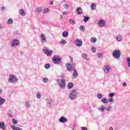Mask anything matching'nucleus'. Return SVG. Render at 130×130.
Instances as JSON below:
<instances>
[{"label":"nucleus","mask_w":130,"mask_h":130,"mask_svg":"<svg viewBox=\"0 0 130 130\" xmlns=\"http://www.w3.org/2000/svg\"><path fill=\"white\" fill-rule=\"evenodd\" d=\"M6 102V99L0 96V105H3Z\"/></svg>","instance_id":"obj_24"},{"label":"nucleus","mask_w":130,"mask_h":130,"mask_svg":"<svg viewBox=\"0 0 130 130\" xmlns=\"http://www.w3.org/2000/svg\"><path fill=\"white\" fill-rule=\"evenodd\" d=\"M82 8H81V7H78L76 10V12L78 15H81L82 14Z\"/></svg>","instance_id":"obj_21"},{"label":"nucleus","mask_w":130,"mask_h":130,"mask_svg":"<svg viewBox=\"0 0 130 130\" xmlns=\"http://www.w3.org/2000/svg\"><path fill=\"white\" fill-rule=\"evenodd\" d=\"M44 13H48V9L45 10Z\"/></svg>","instance_id":"obj_51"},{"label":"nucleus","mask_w":130,"mask_h":130,"mask_svg":"<svg viewBox=\"0 0 130 130\" xmlns=\"http://www.w3.org/2000/svg\"><path fill=\"white\" fill-rule=\"evenodd\" d=\"M61 58L59 57V56L56 55H54L52 59V61L55 64H59V63L61 62Z\"/></svg>","instance_id":"obj_4"},{"label":"nucleus","mask_w":130,"mask_h":130,"mask_svg":"<svg viewBox=\"0 0 130 130\" xmlns=\"http://www.w3.org/2000/svg\"><path fill=\"white\" fill-rule=\"evenodd\" d=\"M123 87H126V82H124L123 83Z\"/></svg>","instance_id":"obj_52"},{"label":"nucleus","mask_w":130,"mask_h":130,"mask_svg":"<svg viewBox=\"0 0 130 130\" xmlns=\"http://www.w3.org/2000/svg\"><path fill=\"white\" fill-rule=\"evenodd\" d=\"M45 69H50V64L46 63L45 64Z\"/></svg>","instance_id":"obj_37"},{"label":"nucleus","mask_w":130,"mask_h":130,"mask_svg":"<svg viewBox=\"0 0 130 130\" xmlns=\"http://www.w3.org/2000/svg\"><path fill=\"white\" fill-rule=\"evenodd\" d=\"M20 54H21L22 55H23L24 54V51H21Z\"/></svg>","instance_id":"obj_55"},{"label":"nucleus","mask_w":130,"mask_h":130,"mask_svg":"<svg viewBox=\"0 0 130 130\" xmlns=\"http://www.w3.org/2000/svg\"><path fill=\"white\" fill-rule=\"evenodd\" d=\"M63 7L65 9H67L69 8V5H68L67 4H65L63 5Z\"/></svg>","instance_id":"obj_49"},{"label":"nucleus","mask_w":130,"mask_h":130,"mask_svg":"<svg viewBox=\"0 0 130 130\" xmlns=\"http://www.w3.org/2000/svg\"><path fill=\"white\" fill-rule=\"evenodd\" d=\"M11 128H12L13 130H23L22 128H20L19 127H16L14 125H11Z\"/></svg>","instance_id":"obj_16"},{"label":"nucleus","mask_w":130,"mask_h":130,"mask_svg":"<svg viewBox=\"0 0 130 130\" xmlns=\"http://www.w3.org/2000/svg\"><path fill=\"white\" fill-rule=\"evenodd\" d=\"M70 14V13L69 12H62L63 15H69Z\"/></svg>","instance_id":"obj_48"},{"label":"nucleus","mask_w":130,"mask_h":130,"mask_svg":"<svg viewBox=\"0 0 130 130\" xmlns=\"http://www.w3.org/2000/svg\"><path fill=\"white\" fill-rule=\"evenodd\" d=\"M108 108H107V111H110L111 110V108H112V107L110 106V105H107Z\"/></svg>","instance_id":"obj_41"},{"label":"nucleus","mask_w":130,"mask_h":130,"mask_svg":"<svg viewBox=\"0 0 130 130\" xmlns=\"http://www.w3.org/2000/svg\"><path fill=\"white\" fill-rule=\"evenodd\" d=\"M104 71L106 74H108L109 73V71H110L109 66H105L104 68Z\"/></svg>","instance_id":"obj_13"},{"label":"nucleus","mask_w":130,"mask_h":130,"mask_svg":"<svg viewBox=\"0 0 130 130\" xmlns=\"http://www.w3.org/2000/svg\"><path fill=\"white\" fill-rule=\"evenodd\" d=\"M82 57L84 58V59H87L88 58V55L87 54L83 53L82 54Z\"/></svg>","instance_id":"obj_30"},{"label":"nucleus","mask_w":130,"mask_h":130,"mask_svg":"<svg viewBox=\"0 0 130 130\" xmlns=\"http://www.w3.org/2000/svg\"><path fill=\"white\" fill-rule=\"evenodd\" d=\"M108 101H109V102H110L111 103H113V102H114V101H113V99H112V98H110L108 100Z\"/></svg>","instance_id":"obj_44"},{"label":"nucleus","mask_w":130,"mask_h":130,"mask_svg":"<svg viewBox=\"0 0 130 130\" xmlns=\"http://www.w3.org/2000/svg\"><path fill=\"white\" fill-rule=\"evenodd\" d=\"M109 130H113V127H110Z\"/></svg>","instance_id":"obj_58"},{"label":"nucleus","mask_w":130,"mask_h":130,"mask_svg":"<svg viewBox=\"0 0 130 130\" xmlns=\"http://www.w3.org/2000/svg\"><path fill=\"white\" fill-rule=\"evenodd\" d=\"M13 23H14V21H13V19L12 18L8 19L7 21V24H8V25H12Z\"/></svg>","instance_id":"obj_28"},{"label":"nucleus","mask_w":130,"mask_h":130,"mask_svg":"<svg viewBox=\"0 0 130 130\" xmlns=\"http://www.w3.org/2000/svg\"><path fill=\"white\" fill-rule=\"evenodd\" d=\"M91 51L92 52H96V48H95V47H91Z\"/></svg>","instance_id":"obj_43"},{"label":"nucleus","mask_w":130,"mask_h":130,"mask_svg":"<svg viewBox=\"0 0 130 130\" xmlns=\"http://www.w3.org/2000/svg\"><path fill=\"white\" fill-rule=\"evenodd\" d=\"M43 52L47 55V56H51L52 53H53V51L52 50H49V48L47 47H44Z\"/></svg>","instance_id":"obj_3"},{"label":"nucleus","mask_w":130,"mask_h":130,"mask_svg":"<svg viewBox=\"0 0 130 130\" xmlns=\"http://www.w3.org/2000/svg\"><path fill=\"white\" fill-rule=\"evenodd\" d=\"M89 19H90V18H89V17L84 16L83 21H84V22H88L89 21Z\"/></svg>","instance_id":"obj_32"},{"label":"nucleus","mask_w":130,"mask_h":130,"mask_svg":"<svg viewBox=\"0 0 130 130\" xmlns=\"http://www.w3.org/2000/svg\"><path fill=\"white\" fill-rule=\"evenodd\" d=\"M78 71H77V70L74 69L72 74V79H76V78H78Z\"/></svg>","instance_id":"obj_10"},{"label":"nucleus","mask_w":130,"mask_h":130,"mask_svg":"<svg viewBox=\"0 0 130 130\" xmlns=\"http://www.w3.org/2000/svg\"><path fill=\"white\" fill-rule=\"evenodd\" d=\"M0 128L2 129H6V125H5V122L3 121L0 122Z\"/></svg>","instance_id":"obj_15"},{"label":"nucleus","mask_w":130,"mask_h":130,"mask_svg":"<svg viewBox=\"0 0 130 130\" xmlns=\"http://www.w3.org/2000/svg\"><path fill=\"white\" fill-rule=\"evenodd\" d=\"M98 56L99 58H101V57H102V56H103V54L99 53V54H98Z\"/></svg>","instance_id":"obj_45"},{"label":"nucleus","mask_w":130,"mask_h":130,"mask_svg":"<svg viewBox=\"0 0 130 130\" xmlns=\"http://www.w3.org/2000/svg\"><path fill=\"white\" fill-rule=\"evenodd\" d=\"M81 130H88V129H87V127H82Z\"/></svg>","instance_id":"obj_50"},{"label":"nucleus","mask_w":130,"mask_h":130,"mask_svg":"<svg viewBox=\"0 0 130 130\" xmlns=\"http://www.w3.org/2000/svg\"><path fill=\"white\" fill-rule=\"evenodd\" d=\"M62 19H63V17L62 16V15H60V19L62 20Z\"/></svg>","instance_id":"obj_53"},{"label":"nucleus","mask_w":130,"mask_h":130,"mask_svg":"<svg viewBox=\"0 0 130 130\" xmlns=\"http://www.w3.org/2000/svg\"><path fill=\"white\" fill-rule=\"evenodd\" d=\"M77 128H76V124H74L73 125V129L72 130H76Z\"/></svg>","instance_id":"obj_47"},{"label":"nucleus","mask_w":130,"mask_h":130,"mask_svg":"<svg viewBox=\"0 0 130 130\" xmlns=\"http://www.w3.org/2000/svg\"><path fill=\"white\" fill-rule=\"evenodd\" d=\"M116 39L117 41H118V42H119L121 41V40L122 39V36L120 35H119L116 37Z\"/></svg>","instance_id":"obj_17"},{"label":"nucleus","mask_w":130,"mask_h":130,"mask_svg":"<svg viewBox=\"0 0 130 130\" xmlns=\"http://www.w3.org/2000/svg\"><path fill=\"white\" fill-rule=\"evenodd\" d=\"M78 97V92L75 90H72L69 94V98L71 100H75Z\"/></svg>","instance_id":"obj_1"},{"label":"nucleus","mask_w":130,"mask_h":130,"mask_svg":"<svg viewBox=\"0 0 130 130\" xmlns=\"http://www.w3.org/2000/svg\"><path fill=\"white\" fill-rule=\"evenodd\" d=\"M18 82V78L16 77V76L14 74H11L9 76V78L8 79V83L10 84H16Z\"/></svg>","instance_id":"obj_2"},{"label":"nucleus","mask_w":130,"mask_h":130,"mask_svg":"<svg viewBox=\"0 0 130 130\" xmlns=\"http://www.w3.org/2000/svg\"><path fill=\"white\" fill-rule=\"evenodd\" d=\"M69 22L70 23V24H72V25H75V24H76V21L73 20V19H70L69 20Z\"/></svg>","instance_id":"obj_35"},{"label":"nucleus","mask_w":130,"mask_h":130,"mask_svg":"<svg viewBox=\"0 0 130 130\" xmlns=\"http://www.w3.org/2000/svg\"><path fill=\"white\" fill-rule=\"evenodd\" d=\"M97 97H98V99H102L103 95H102V93H98L97 94Z\"/></svg>","instance_id":"obj_34"},{"label":"nucleus","mask_w":130,"mask_h":130,"mask_svg":"<svg viewBox=\"0 0 130 130\" xmlns=\"http://www.w3.org/2000/svg\"><path fill=\"white\" fill-rule=\"evenodd\" d=\"M17 45H19V40H18V39H15L12 41L11 43V46L12 47H14V46H17Z\"/></svg>","instance_id":"obj_8"},{"label":"nucleus","mask_w":130,"mask_h":130,"mask_svg":"<svg viewBox=\"0 0 130 130\" xmlns=\"http://www.w3.org/2000/svg\"><path fill=\"white\" fill-rule=\"evenodd\" d=\"M8 115L9 117H13V111H12V110L9 111Z\"/></svg>","instance_id":"obj_31"},{"label":"nucleus","mask_w":130,"mask_h":130,"mask_svg":"<svg viewBox=\"0 0 130 130\" xmlns=\"http://www.w3.org/2000/svg\"><path fill=\"white\" fill-rule=\"evenodd\" d=\"M75 42L76 43L77 46H78V47H80V46H82V44H83V42L79 39H76Z\"/></svg>","instance_id":"obj_12"},{"label":"nucleus","mask_w":130,"mask_h":130,"mask_svg":"<svg viewBox=\"0 0 130 130\" xmlns=\"http://www.w3.org/2000/svg\"><path fill=\"white\" fill-rule=\"evenodd\" d=\"M5 7H2V8H1V11H2V12H4V11H5Z\"/></svg>","instance_id":"obj_54"},{"label":"nucleus","mask_w":130,"mask_h":130,"mask_svg":"<svg viewBox=\"0 0 130 130\" xmlns=\"http://www.w3.org/2000/svg\"><path fill=\"white\" fill-rule=\"evenodd\" d=\"M36 12L39 14V13H41L42 12V7H38L37 8Z\"/></svg>","instance_id":"obj_27"},{"label":"nucleus","mask_w":130,"mask_h":130,"mask_svg":"<svg viewBox=\"0 0 130 130\" xmlns=\"http://www.w3.org/2000/svg\"><path fill=\"white\" fill-rule=\"evenodd\" d=\"M62 36H63V37H68V36H69V32L67 31H63L62 33Z\"/></svg>","instance_id":"obj_22"},{"label":"nucleus","mask_w":130,"mask_h":130,"mask_svg":"<svg viewBox=\"0 0 130 130\" xmlns=\"http://www.w3.org/2000/svg\"><path fill=\"white\" fill-rule=\"evenodd\" d=\"M98 25L99 27H102L105 26V21L104 20H100L98 22Z\"/></svg>","instance_id":"obj_7"},{"label":"nucleus","mask_w":130,"mask_h":130,"mask_svg":"<svg viewBox=\"0 0 130 130\" xmlns=\"http://www.w3.org/2000/svg\"><path fill=\"white\" fill-rule=\"evenodd\" d=\"M36 97L38 99H40V98H41V95H40V94L39 93H38L37 95H36Z\"/></svg>","instance_id":"obj_46"},{"label":"nucleus","mask_w":130,"mask_h":130,"mask_svg":"<svg viewBox=\"0 0 130 130\" xmlns=\"http://www.w3.org/2000/svg\"><path fill=\"white\" fill-rule=\"evenodd\" d=\"M57 81V82L59 83L58 85L61 89H63L64 87H66V79H62L61 80H60L59 79H58ZM59 82H61V83H59Z\"/></svg>","instance_id":"obj_6"},{"label":"nucleus","mask_w":130,"mask_h":130,"mask_svg":"<svg viewBox=\"0 0 130 130\" xmlns=\"http://www.w3.org/2000/svg\"><path fill=\"white\" fill-rule=\"evenodd\" d=\"M67 70L68 71V72H72V70H73V68H74L73 67V65L71 63H67Z\"/></svg>","instance_id":"obj_9"},{"label":"nucleus","mask_w":130,"mask_h":130,"mask_svg":"<svg viewBox=\"0 0 130 130\" xmlns=\"http://www.w3.org/2000/svg\"><path fill=\"white\" fill-rule=\"evenodd\" d=\"M114 95H115L114 94V93L113 92H112V93H110L109 95H108V97L109 98H112V97H113V96H114Z\"/></svg>","instance_id":"obj_38"},{"label":"nucleus","mask_w":130,"mask_h":130,"mask_svg":"<svg viewBox=\"0 0 130 130\" xmlns=\"http://www.w3.org/2000/svg\"><path fill=\"white\" fill-rule=\"evenodd\" d=\"M25 106H26V107H27L28 108H29V107H30V101H27L26 102Z\"/></svg>","instance_id":"obj_33"},{"label":"nucleus","mask_w":130,"mask_h":130,"mask_svg":"<svg viewBox=\"0 0 130 130\" xmlns=\"http://www.w3.org/2000/svg\"><path fill=\"white\" fill-rule=\"evenodd\" d=\"M101 102H103L104 104H108V100L106 99V98H103L101 100Z\"/></svg>","instance_id":"obj_25"},{"label":"nucleus","mask_w":130,"mask_h":130,"mask_svg":"<svg viewBox=\"0 0 130 130\" xmlns=\"http://www.w3.org/2000/svg\"><path fill=\"white\" fill-rule=\"evenodd\" d=\"M50 5H53V1H51L50 2Z\"/></svg>","instance_id":"obj_56"},{"label":"nucleus","mask_w":130,"mask_h":130,"mask_svg":"<svg viewBox=\"0 0 130 130\" xmlns=\"http://www.w3.org/2000/svg\"><path fill=\"white\" fill-rule=\"evenodd\" d=\"M60 44L64 45V44H67V41L63 39H61L60 41Z\"/></svg>","instance_id":"obj_29"},{"label":"nucleus","mask_w":130,"mask_h":130,"mask_svg":"<svg viewBox=\"0 0 130 130\" xmlns=\"http://www.w3.org/2000/svg\"><path fill=\"white\" fill-rule=\"evenodd\" d=\"M121 54V52H120V50L118 49L114 50L112 53V55L115 58H119Z\"/></svg>","instance_id":"obj_5"},{"label":"nucleus","mask_w":130,"mask_h":130,"mask_svg":"<svg viewBox=\"0 0 130 130\" xmlns=\"http://www.w3.org/2000/svg\"><path fill=\"white\" fill-rule=\"evenodd\" d=\"M43 81L44 82V83H48L49 80L47 79V78H44L43 79Z\"/></svg>","instance_id":"obj_40"},{"label":"nucleus","mask_w":130,"mask_h":130,"mask_svg":"<svg viewBox=\"0 0 130 130\" xmlns=\"http://www.w3.org/2000/svg\"><path fill=\"white\" fill-rule=\"evenodd\" d=\"M71 61H73V59H71Z\"/></svg>","instance_id":"obj_60"},{"label":"nucleus","mask_w":130,"mask_h":130,"mask_svg":"<svg viewBox=\"0 0 130 130\" xmlns=\"http://www.w3.org/2000/svg\"><path fill=\"white\" fill-rule=\"evenodd\" d=\"M99 111H101V112H103L104 110H105V106L102 105L99 107Z\"/></svg>","instance_id":"obj_18"},{"label":"nucleus","mask_w":130,"mask_h":130,"mask_svg":"<svg viewBox=\"0 0 130 130\" xmlns=\"http://www.w3.org/2000/svg\"><path fill=\"white\" fill-rule=\"evenodd\" d=\"M12 122L14 123V124H17V123H18V120L15 119H12Z\"/></svg>","instance_id":"obj_42"},{"label":"nucleus","mask_w":130,"mask_h":130,"mask_svg":"<svg viewBox=\"0 0 130 130\" xmlns=\"http://www.w3.org/2000/svg\"><path fill=\"white\" fill-rule=\"evenodd\" d=\"M3 93V89H0V94H2Z\"/></svg>","instance_id":"obj_57"},{"label":"nucleus","mask_w":130,"mask_h":130,"mask_svg":"<svg viewBox=\"0 0 130 130\" xmlns=\"http://www.w3.org/2000/svg\"><path fill=\"white\" fill-rule=\"evenodd\" d=\"M41 42L43 43L44 42H46V39L45 38V36H44V35H43V34H42L40 37Z\"/></svg>","instance_id":"obj_14"},{"label":"nucleus","mask_w":130,"mask_h":130,"mask_svg":"<svg viewBox=\"0 0 130 130\" xmlns=\"http://www.w3.org/2000/svg\"><path fill=\"white\" fill-rule=\"evenodd\" d=\"M68 89H72L74 87V83L73 82H69L67 85Z\"/></svg>","instance_id":"obj_23"},{"label":"nucleus","mask_w":130,"mask_h":130,"mask_svg":"<svg viewBox=\"0 0 130 130\" xmlns=\"http://www.w3.org/2000/svg\"><path fill=\"white\" fill-rule=\"evenodd\" d=\"M96 7H97V5H96V4L93 3L91 5L90 8L91 11H94L96 9Z\"/></svg>","instance_id":"obj_19"},{"label":"nucleus","mask_w":130,"mask_h":130,"mask_svg":"<svg viewBox=\"0 0 130 130\" xmlns=\"http://www.w3.org/2000/svg\"><path fill=\"white\" fill-rule=\"evenodd\" d=\"M59 121L60 122L63 123V122H68V119L67 118L64 117V116H61L59 119Z\"/></svg>","instance_id":"obj_11"},{"label":"nucleus","mask_w":130,"mask_h":130,"mask_svg":"<svg viewBox=\"0 0 130 130\" xmlns=\"http://www.w3.org/2000/svg\"><path fill=\"white\" fill-rule=\"evenodd\" d=\"M97 41V39L95 37H92L90 39V42L91 43H95V42H96Z\"/></svg>","instance_id":"obj_26"},{"label":"nucleus","mask_w":130,"mask_h":130,"mask_svg":"<svg viewBox=\"0 0 130 130\" xmlns=\"http://www.w3.org/2000/svg\"><path fill=\"white\" fill-rule=\"evenodd\" d=\"M19 14L21 16H26V13L23 9H21L19 10Z\"/></svg>","instance_id":"obj_20"},{"label":"nucleus","mask_w":130,"mask_h":130,"mask_svg":"<svg viewBox=\"0 0 130 130\" xmlns=\"http://www.w3.org/2000/svg\"><path fill=\"white\" fill-rule=\"evenodd\" d=\"M79 29H80V31H84L85 30V26H84L83 25H81L79 27Z\"/></svg>","instance_id":"obj_39"},{"label":"nucleus","mask_w":130,"mask_h":130,"mask_svg":"<svg viewBox=\"0 0 130 130\" xmlns=\"http://www.w3.org/2000/svg\"><path fill=\"white\" fill-rule=\"evenodd\" d=\"M127 65L129 68H130V58L129 57H127Z\"/></svg>","instance_id":"obj_36"},{"label":"nucleus","mask_w":130,"mask_h":130,"mask_svg":"<svg viewBox=\"0 0 130 130\" xmlns=\"http://www.w3.org/2000/svg\"><path fill=\"white\" fill-rule=\"evenodd\" d=\"M49 104H51V103L50 102H49Z\"/></svg>","instance_id":"obj_59"}]
</instances>
